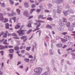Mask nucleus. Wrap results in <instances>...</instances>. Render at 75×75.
<instances>
[{
	"mask_svg": "<svg viewBox=\"0 0 75 75\" xmlns=\"http://www.w3.org/2000/svg\"><path fill=\"white\" fill-rule=\"evenodd\" d=\"M45 12L46 13H49L50 11L46 9L45 10Z\"/></svg>",
	"mask_w": 75,
	"mask_h": 75,
	"instance_id": "nucleus-54",
	"label": "nucleus"
},
{
	"mask_svg": "<svg viewBox=\"0 0 75 75\" xmlns=\"http://www.w3.org/2000/svg\"><path fill=\"white\" fill-rule=\"evenodd\" d=\"M28 27H31V24L30 23H28Z\"/></svg>",
	"mask_w": 75,
	"mask_h": 75,
	"instance_id": "nucleus-50",
	"label": "nucleus"
},
{
	"mask_svg": "<svg viewBox=\"0 0 75 75\" xmlns=\"http://www.w3.org/2000/svg\"><path fill=\"white\" fill-rule=\"evenodd\" d=\"M5 25H6L5 27H6V29H8L9 28V24L8 23H5Z\"/></svg>",
	"mask_w": 75,
	"mask_h": 75,
	"instance_id": "nucleus-18",
	"label": "nucleus"
},
{
	"mask_svg": "<svg viewBox=\"0 0 75 75\" xmlns=\"http://www.w3.org/2000/svg\"><path fill=\"white\" fill-rule=\"evenodd\" d=\"M9 57H11L12 58H13V54H9Z\"/></svg>",
	"mask_w": 75,
	"mask_h": 75,
	"instance_id": "nucleus-62",
	"label": "nucleus"
},
{
	"mask_svg": "<svg viewBox=\"0 0 75 75\" xmlns=\"http://www.w3.org/2000/svg\"><path fill=\"white\" fill-rule=\"evenodd\" d=\"M64 39H65L66 40H70L71 39V37L69 36L68 35H65L64 36Z\"/></svg>",
	"mask_w": 75,
	"mask_h": 75,
	"instance_id": "nucleus-12",
	"label": "nucleus"
},
{
	"mask_svg": "<svg viewBox=\"0 0 75 75\" xmlns=\"http://www.w3.org/2000/svg\"><path fill=\"white\" fill-rule=\"evenodd\" d=\"M21 38L22 40H23V42H25L28 39L27 36H24L21 37Z\"/></svg>",
	"mask_w": 75,
	"mask_h": 75,
	"instance_id": "nucleus-6",
	"label": "nucleus"
},
{
	"mask_svg": "<svg viewBox=\"0 0 75 75\" xmlns=\"http://www.w3.org/2000/svg\"><path fill=\"white\" fill-rule=\"evenodd\" d=\"M57 11L58 13H60L61 12V9L59 6L57 8Z\"/></svg>",
	"mask_w": 75,
	"mask_h": 75,
	"instance_id": "nucleus-15",
	"label": "nucleus"
},
{
	"mask_svg": "<svg viewBox=\"0 0 75 75\" xmlns=\"http://www.w3.org/2000/svg\"><path fill=\"white\" fill-rule=\"evenodd\" d=\"M8 21V19L7 18H4V23H6Z\"/></svg>",
	"mask_w": 75,
	"mask_h": 75,
	"instance_id": "nucleus-29",
	"label": "nucleus"
},
{
	"mask_svg": "<svg viewBox=\"0 0 75 75\" xmlns=\"http://www.w3.org/2000/svg\"><path fill=\"white\" fill-rule=\"evenodd\" d=\"M23 31H24L23 30H20L18 31H17V33H18L19 35H20L21 34H23Z\"/></svg>",
	"mask_w": 75,
	"mask_h": 75,
	"instance_id": "nucleus-17",
	"label": "nucleus"
},
{
	"mask_svg": "<svg viewBox=\"0 0 75 75\" xmlns=\"http://www.w3.org/2000/svg\"><path fill=\"white\" fill-rule=\"evenodd\" d=\"M23 14L24 15L26 16L27 17H29L28 18V20H30V19H31V18H33V16H29L28 15V12L27 11H24L23 12Z\"/></svg>",
	"mask_w": 75,
	"mask_h": 75,
	"instance_id": "nucleus-3",
	"label": "nucleus"
},
{
	"mask_svg": "<svg viewBox=\"0 0 75 75\" xmlns=\"http://www.w3.org/2000/svg\"><path fill=\"white\" fill-rule=\"evenodd\" d=\"M4 34V33L3 32H1L0 33V37H1L3 34Z\"/></svg>",
	"mask_w": 75,
	"mask_h": 75,
	"instance_id": "nucleus-36",
	"label": "nucleus"
},
{
	"mask_svg": "<svg viewBox=\"0 0 75 75\" xmlns=\"http://www.w3.org/2000/svg\"><path fill=\"white\" fill-rule=\"evenodd\" d=\"M31 48V47H27L26 48V50L27 51H29Z\"/></svg>",
	"mask_w": 75,
	"mask_h": 75,
	"instance_id": "nucleus-31",
	"label": "nucleus"
},
{
	"mask_svg": "<svg viewBox=\"0 0 75 75\" xmlns=\"http://www.w3.org/2000/svg\"><path fill=\"white\" fill-rule=\"evenodd\" d=\"M13 38L15 39H20V38L17 37H13Z\"/></svg>",
	"mask_w": 75,
	"mask_h": 75,
	"instance_id": "nucleus-60",
	"label": "nucleus"
},
{
	"mask_svg": "<svg viewBox=\"0 0 75 75\" xmlns=\"http://www.w3.org/2000/svg\"><path fill=\"white\" fill-rule=\"evenodd\" d=\"M68 45H69V46L72 45V43L71 42H69L68 44Z\"/></svg>",
	"mask_w": 75,
	"mask_h": 75,
	"instance_id": "nucleus-55",
	"label": "nucleus"
},
{
	"mask_svg": "<svg viewBox=\"0 0 75 75\" xmlns=\"http://www.w3.org/2000/svg\"><path fill=\"white\" fill-rule=\"evenodd\" d=\"M0 53H1V54L2 55H4L3 54L4 53V52L3 51H0Z\"/></svg>",
	"mask_w": 75,
	"mask_h": 75,
	"instance_id": "nucleus-52",
	"label": "nucleus"
},
{
	"mask_svg": "<svg viewBox=\"0 0 75 75\" xmlns=\"http://www.w3.org/2000/svg\"><path fill=\"white\" fill-rule=\"evenodd\" d=\"M24 5L25 7H26V8H27L28 7H29L28 4V3L26 2L24 3Z\"/></svg>",
	"mask_w": 75,
	"mask_h": 75,
	"instance_id": "nucleus-16",
	"label": "nucleus"
},
{
	"mask_svg": "<svg viewBox=\"0 0 75 75\" xmlns=\"http://www.w3.org/2000/svg\"><path fill=\"white\" fill-rule=\"evenodd\" d=\"M72 27H75V23H73L71 24Z\"/></svg>",
	"mask_w": 75,
	"mask_h": 75,
	"instance_id": "nucleus-39",
	"label": "nucleus"
},
{
	"mask_svg": "<svg viewBox=\"0 0 75 75\" xmlns=\"http://www.w3.org/2000/svg\"><path fill=\"white\" fill-rule=\"evenodd\" d=\"M63 13H64V15L65 16H67L68 14H69L70 13H73L74 12L72 10H68L67 11H63Z\"/></svg>",
	"mask_w": 75,
	"mask_h": 75,
	"instance_id": "nucleus-2",
	"label": "nucleus"
},
{
	"mask_svg": "<svg viewBox=\"0 0 75 75\" xmlns=\"http://www.w3.org/2000/svg\"><path fill=\"white\" fill-rule=\"evenodd\" d=\"M9 2H10V3L11 4H14V1H13L12 0H9Z\"/></svg>",
	"mask_w": 75,
	"mask_h": 75,
	"instance_id": "nucleus-32",
	"label": "nucleus"
},
{
	"mask_svg": "<svg viewBox=\"0 0 75 75\" xmlns=\"http://www.w3.org/2000/svg\"><path fill=\"white\" fill-rule=\"evenodd\" d=\"M33 31V30L32 29H30L29 31L27 32V34H29V33H30L31 31Z\"/></svg>",
	"mask_w": 75,
	"mask_h": 75,
	"instance_id": "nucleus-41",
	"label": "nucleus"
},
{
	"mask_svg": "<svg viewBox=\"0 0 75 75\" xmlns=\"http://www.w3.org/2000/svg\"><path fill=\"white\" fill-rule=\"evenodd\" d=\"M8 37H10V36H11V35H12V34L10 33H8Z\"/></svg>",
	"mask_w": 75,
	"mask_h": 75,
	"instance_id": "nucleus-47",
	"label": "nucleus"
},
{
	"mask_svg": "<svg viewBox=\"0 0 75 75\" xmlns=\"http://www.w3.org/2000/svg\"><path fill=\"white\" fill-rule=\"evenodd\" d=\"M47 20H50V21H51V20H52V18L51 17L48 18L47 19Z\"/></svg>",
	"mask_w": 75,
	"mask_h": 75,
	"instance_id": "nucleus-38",
	"label": "nucleus"
},
{
	"mask_svg": "<svg viewBox=\"0 0 75 75\" xmlns=\"http://www.w3.org/2000/svg\"><path fill=\"white\" fill-rule=\"evenodd\" d=\"M14 50L13 49H10L9 50V53H13L14 52Z\"/></svg>",
	"mask_w": 75,
	"mask_h": 75,
	"instance_id": "nucleus-20",
	"label": "nucleus"
},
{
	"mask_svg": "<svg viewBox=\"0 0 75 75\" xmlns=\"http://www.w3.org/2000/svg\"><path fill=\"white\" fill-rule=\"evenodd\" d=\"M8 47L9 48H13V46L11 45H9Z\"/></svg>",
	"mask_w": 75,
	"mask_h": 75,
	"instance_id": "nucleus-56",
	"label": "nucleus"
},
{
	"mask_svg": "<svg viewBox=\"0 0 75 75\" xmlns=\"http://www.w3.org/2000/svg\"><path fill=\"white\" fill-rule=\"evenodd\" d=\"M8 31H6L5 33L3 35L2 37L3 38H7V34H8Z\"/></svg>",
	"mask_w": 75,
	"mask_h": 75,
	"instance_id": "nucleus-9",
	"label": "nucleus"
},
{
	"mask_svg": "<svg viewBox=\"0 0 75 75\" xmlns=\"http://www.w3.org/2000/svg\"><path fill=\"white\" fill-rule=\"evenodd\" d=\"M12 36H14V37H18V36L16 35L15 33H13L12 35Z\"/></svg>",
	"mask_w": 75,
	"mask_h": 75,
	"instance_id": "nucleus-37",
	"label": "nucleus"
},
{
	"mask_svg": "<svg viewBox=\"0 0 75 75\" xmlns=\"http://www.w3.org/2000/svg\"><path fill=\"white\" fill-rule=\"evenodd\" d=\"M72 48H69L66 49V51H72Z\"/></svg>",
	"mask_w": 75,
	"mask_h": 75,
	"instance_id": "nucleus-30",
	"label": "nucleus"
},
{
	"mask_svg": "<svg viewBox=\"0 0 75 75\" xmlns=\"http://www.w3.org/2000/svg\"><path fill=\"white\" fill-rule=\"evenodd\" d=\"M25 71H27L28 70V67H27V68L25 69Z\"/></svg>",
	"mask_w": 75,
	"mask_h": 75,
	"instance_id": "nucleus-63",
	"label": "nucleus"
},
{
	"mask_svg": "<svg viewBox=\"0 0 75 75\" xmlns=\"http://www.w3.org/2000/svg\"><path fill=\"white\" fill-rule=\"evenodd\" d=\"M41 9H38L36 10V12H37V13H40L41 11Z\"/></svg>",
	"mask_w": 75,
	"mask_h": 75,
	"instance_id": "nucleus-33",
	"label": "nucleus"
},
{
	"mask_svg": "<svg viewBox=\"0 0 75 75\" xmlns=\"http://www.w3.org/2000/svg\"><path fill=\"white\" fill-rule=\"evenodd\" d=\"M43 16L44 15L42 14L39 15L38 16V18L39 19H40V18H42V19H45V18H46V17L43 18Z\"/></svg>",
	"mask_w": 75,
	"mask_h": 75,
	"instance_id": "nucleus-7",
	"label": "nucleus"
},
{
	"mask_svg": "<svg viewBox=\"0 0 75 75\" xmlns=\"http://www.w3.org/2000/svg\"><path fill=\"white\" fill-rule=\"evenodd\" d=\"M16 12H17L18 15L20 14V13H21L20 10L17 9H16Z\"/></svg>",
	"mask_w": 75,
	"mask_h": 75,
	"instance_id": "nucleus-24",
	"label": "nucleus"
},
{
	"mask_svg": "<svg viewBox=\"0 0 75 75\" xmlns=\"http://www.w3.org/2000/svg\"><path fill=\"white\" fill-rule=\"evenodd\" d=\"M71 25V23L70 22H67V26L68 27H69Z\"/></svg>",
	"mask_w": 75,
	"mask_h": 75,
	"instance_id": "nucleus-21",
	"label": "nucleus"
},
{
	"mask_svg": "<svg viewBox=\"0 0 75 75\" xmlns=\"http://www.w3.org/2000/svg\"><path fill=\"white\" fill-rule=\"evenodd\" d=\"M61 41L63 42H66L68 40H66L65 39H64L62 38H61Z\"/></svg>",
	"mask_w": 75,
	"mask_h": 75,
	"instance_id": "nucleus-23",
	"label": "nucleus"
},
{
	"mask_svg": "<svg viewBox=\"0 0 75 75\" xmlns=\"http://www.w3.org/2000/svg\"><path fill=\"white\" fill-rule=\"evenodd\" d=\"M67 45H64V46H63V48H66V47H67Z\"/></svg>",
	"mask_w": 75,
	"mask_h": 75,
	"instance_id": "nucleus-61",
	"label": "nucleus"
},
{
	"mask_svg": "<svg viewBox=\"0 0 75 75\" xmlns=\"http://www.w3.org/2000/svg\"><path fill=\"white\" fill-rule=\"evenodd\" d=\"M42 71V69L40 67L36 68L34 70V71L36 72L35 75H40L41 74Z\"/></svg>",
	"mask_w": 75,
	"mask_h": 75,
	"instance_id": "nucleus-1",
	"label": "nucleus"
},
{
	"mask_svg": "<svg viewBox=\"0 0 75 75\" xmlns=\"http://www.w3.org/2000/svg\"><path fill=\"white\" fill-rule=\"evenodd\" d=\"M20 28V25L18 24L16 25L15 27V29H18Z\"/></svg>",
	"mask_w": 75,
	"mask_h": 75,
	"instance_id": "nucleus-19",
	"label": "nucleus"
},
{
	"mask_svg": "<svg viewBox=\"0 0 75 75\" xmlns=\"http://www.w3.org/2000/svg\"><path fill=\"white\" fill-rule=\"evenodd\" d=\"M34 62V60H33V59H31L30 60V63H31L32 64Z\"/></svg>",
	"mask_w": 75,
	"mask_h": 75,
	"instance_id": "nucleus-49",
	"label": "nucleus"
},
{
	"mask_svg": "<svg viewBox=\"0 0 75 75\" xmlns=\"http://www.w3.org/2000/svg\"><path fill=\"white\" fill-rule=\"evenodd\" d=\"M3 44H4L6 45L7 44V40H6L4 42H3Z\"/></svg>",
	"mask_w": 75,
	"mask_h": 75,
	"instance_id": "nucleus-44",
	"label": "nucleus"
},
{
	"mask_svg": "<svg viewBox=\"0 0 75 75\" xmlns=\"http://www.w3.org/2000/svg\"><path fill=\"white\" fill-rule=\"evenodd\" d=\"M41 25V23H39L37 25L36 27V28L35 29L33 30V32H34V31H38V30H40V28H38V27H40Z\"/></svg>",
	"mask_w": 75,
	"mask_h": 75,
	"instance_id": "nucleus-4",
	"label": "nucleus"
},
{
	"mask_svg": "<svg viewBox=\"0 0 75 75\" xmlns=\"http://www.w3.org/2000/svg\"><path fill=\"white\" fill-rule=\"evenodd\" d=\"M11 14L8 13V16H15L16 15V13L14 11H12V12H11Z\"/></svg>",
	"mask_w": 75,
	"mask_h": 75,
	"instance_id": "nucleus-5",
	"label": "nucleus"
},
{
	"mask_svg": "<svg viewBox=\"0 0 75 75\" xmlns=\"http://www.w3.org/2000/svg\"><path fill=\"white\" fill-rule=\"evenodd\" d=\"M21 54H24V53H25V50H21Z\"/></svg>",
	"mask_w": 75,
	"mask_h": 75,
	"instance_id": "nucleus-40",
	"label": "nucleus"
},
{
	"mask_svg": "<svg viewBox=\"0 0 75 75\" xmlns=\"http://www.w3.org/2000/svg\"><path fill=\"white\" fill-rule=\"evenodd\" d=\"M3 70H0V75H3Z\"/></svg>",
	"mask_w": 75,
	"mask_h": 75,
	"instance_id": "nucleus-42",
	"label": "nucleus"
},
{
	"mask_svg": "<svg viewBox=\"0 0 75 75\" xmlns=\"http://www.w3.org/2000/svg\"><path fill=\"white\" fill-rule=\"evenodd\" d=\"M28 58H33V57L32 56V55H30Z\"/></svg>",
	"mask_w": 75,
	"mask_h": 75,
	"instance_id": "nucleus-57",
	"label": "nucleus"
},
{
	"mask_svg": "<svg viewBox=\"0 0 75 75\" xmlns=\"http://www.w3.org/2000/svg\"><path fill=\"white\" fill-rule=\"evenodd\" d=\"M4 41V39H2V40H0V42H3Z\"/></svg>",
	"mask_w": 75,
	"mask_h": 75,
	"instance_id": "nucleus-59",
	"label": "nucleus"
},
{
	"mask_svg": "<svg viewBox=\"0 0 75 75\" xmlns=\"http://www.w3.org/2000/svg\"><path fill=\"white\" fill-rule=\"evenodd\" d=\"M12 20H13L14 21V23H15V22H16V17H13L12 18Z\"/></svg>",
	"mask_w": 75,
	"mask_h": 75,
	"instance_id": "nucleus-35",
	"label": "nucleus"
},
{
	"mask_svg": "<svg viewBox=\"0 0 75 75\" xmlns=\"http://www.w3.org/2000/svg\"><path fill=\"white\" fill-rule=\"evenodd\" d=\"M69 30L70 31H72L74 30V28L72 27L69 28Z\"/></svg>",
	"mask_w": 75,
	"mask_h": 75,
	"instance_id": "nucleus-34",
	"label": "nucleus"
},
{
	"mask_svg": "<svg viewBox=\"0 0 75 75\" xmlns=\"http://www.w3.org/2000/svg\"><path fill=\"white\" fill-rule=\"evenodd\" d=\"M63 0H57V1H56V4H60V3H62L63 2Z\"/></svg>",
	"mask_w": 75,
	"mask_h": 75,
	"instance_id": "nucleus-10",
	"label": "nucleus"
},
{
	"mask_svg": "<svg viewBox=\"0 0 75 75\" xmlns=\"http://www.w3.org/2000/svg\"><path fill=\"white\" fill-rule=\"evenodd\" d=\"M32 8H34L35 7V5L34 4H33L31 5Z\"/></svg>",
	"mask_w": 75,
	"mask_h": 75,
	"instance_id": "nucleus-43",
	"label": "nucleus"
},
{
	"mask_svg": "<svg viewBox=\"0 0 75 75\" xmlns=\"http://www.w3.org/2000/svg\"><path fill=\"white\" fill-rule=\"evenodd\" d=\"M62 21H63V22H64H64L65 23H66V22H67V20L65 18H62Z\"/></svg>",
	"mask_w": 75,
	"mask_h": 75,
	"instance_id": "nucleus-27",
	"label": "nucleus"
},
{
	"mask_svg": "<svg viewBox=\"0 0 75 75\" xmlns=\"http://www.w3.org/2000/svg\"><path fill=\"white\" fill-rule=\"evenodd\" d=\"M1 6L2 7H4L5 6V4L4 3H3L2 4H1Z\"/></svg>",
	"mask_w": 75,
	"mask_h": 75,
	"instance_id": "nucleus-48",
	"label": "nucleus"
},
{
	"mask_svg": "<svg viewBox=\"0 0 75 75\" xmlns=\"http://www.w3.org/2000/svg\"><path fill=\"white\" fill-rule=\"evenodd\" d=\"M48 7H51L52 6V5L50 4H48Z\"/></svg>",
	"mask_w": 75,
	"mask_h": 75,
	"instance_id": "nucleus-53",
	"label": "nucleus"
},
{
	"mask_svg": "<svg viewBox=\"0 0 75 75\" xmlns=\"http://www.w3.org/2000/svg\"><path fill=\"white\" fill-rule=\"evenodd\" d=\"M23 48H24V47L22 46L20 47V50H22V49H23Z\"/></svg>",
	"mask_w": 75,
	"mask_h": 75,
	"instance_id": "nucleus-58",
	"label": "nucleus"
},
{
	"mask_svg": "<svg viewBox=\"0 0 75 75\" xmlns=\"http://www.w3.org/2000/svg\"><path fill=\"white\" fill-rule=\"evenodd\" d=\"M46 28H49V29H50L51 30L52 29V26L48 24L46 26Z\"/></svg>",
	"mask_w": 75,
	"mask_h": 75,
	"instance_id": "nucleus-11",
	"label": "nucleus"
},
{
	"mask_svg": "<svg viewBox=\"0 0 75 75\" xmlns=\"http://www.w3.org/2000/svg\"><path fill=\"white\" fill-rule=\"evenodd\" d=\"M14 49L15 51H18L20 48H19V47L18 46H16L14 47Z\"/></svg>",
	"mask_w": 75,
	"mask_h": 75,
	"instance_id": "nucleus-14",
	"label": "nucleus"
},
{
	"mask_svg": "<svg viewBox=\"0 0 75 75\" xmlns=\"http://www.w3.org/2000/svg\"><path fill=\"white\" fill-rule=\"evenodd\" d=\"M30 1L31 3H34V1H32L30 0Z\"/></svg>",
	"mask_w": 75,
	"mask_h": 75,
	"instance_id": "nucleus-64",
	"label": "nucleus"
},
{
	"mask_svg": "<svg viewBox=\"0 0 75 75\" xmlns=\"http://www.w3.org/2000/svg\"><path fill=\"white\" fill-rule=\"evenodd\" d=\"M24 61L26 62H28L30 61V59L28 58H25L24 59Z\"/></svg>",
	"mask_w": 75,
	"mask_h": 75,
	"instance_id": "nucleus-22",
	"label": "nucleus"
},
{
	"mask_svg": "<svg viewBox=\"0 0 75 75\" xmlns=\"http://www.w3.org/2000/svg\"><path fill=\"white\" fill-rule=\"evenodd\" d=\"M35 9H31L30 12V14H31L33 13V12L34 11H35Z\"/></svg>",
	"mask_w": 75,
	"mask_h": 75,
	"instance_id": "nucleus-25",
	"label": "nucleus"
},
{
	"mask_svg": "<svg viewBox=\"0 0 75 75\" xmlns=\"http://www.w3.org/2000/svg\"><path fill=\"white\" fill-rule=\"evenodd\" d=\"M59 24L61 27H64L65 26V23H64V22L62 21H59Z\"/></svg>",
	"mask_w": 75,
	"mask_h": 75,
	"instance_id": "nucleus-8",
	"label": "nucleus"
},
{
	"mask_svg": "<svg viewBox=\"0 0 75 75\" xmlns=\"http://www.w3.org/2000/svg\"><path fill=\"white\" fill-rule=\"evenodd\" d=\"M4 48H5V47H4V46L0 45V50H3V49H4Z\"/></svg>",
	"mask_w": 75,
	"mask_h": 75,
	"instance_id": "nucleus-26",
	"label": "nucleus"
},
{
	"mask_svg": "<svg viewBox=\"0 0 75 75\" xmlns=\"http://www.w3.org/2000/svg\"><path fill=\"white\" fill-rule=\"evenodd\" d=\"M68 34L67 32H63L62 33V35H65L66 34Z\"/></svg>",
	"mask_w": 75,
	"mask_h": 75,
	"instance_id": "nucleus-46",
	"label": "nucleus"
},
{
	"mask_svg": "<svg viewBox=\"0 0 75 75\" xmlns=\"http://www.w3.org/2000/svg\"><path fill=\"white\" fill-rule=\"evenodd\" d=\"M0 20L1 21H4V17H1L0 18Z\"/></svg>",
	"mask_w": 75,
	"mask_h": 75,
	"instance_id": "nucleus-45",
	"label": "nucleus"
},
{
	"mask_svg": "<svg viewBox=\"0 0 75 75\" xmlns=\"http://www.w3.org/2000/svg\"><path fill=\"white\" fill-rule=\"evenodd\" d=\"M62 46H63L62 44H58L56 45V46L58 48H61L62 47Z\"/></svg>",
	"mask_w": 75,
	"mask_h": 75,
	"instance_id": "nucleus-13",
	"label": "nucleus"
},
{
	"mask_svg": "<svg viewBox=\"0 0 75 75\" xmlns=\"http://www.w3.org/2000/svg\"><path fill=\"white\" fill-rule=\"evenodd\" d=\"M38 23H45L44 21H41V20H38Z\"/></svg>",
	"mask_w": 75,
	"mask_h": 75,
	"instance_id": "nucleus-51",
	"label": "nucleus"
},
{
	"mask_svg": "<svg viewBox=\"0 0 75 75\" xmlns=\"http://www.w3.org/2000/svg\"><path fill=\"white\" fill-rule=\"evenodd\" d=\"M39 33V35H40L41 34V30H38L36 32V33Z\"/></svg>",
	"mask_w": 75,
	"mask_h": 75,
	"instance_id": "nucleus-28",
	"label": "nucleus"
}]
</instances>
